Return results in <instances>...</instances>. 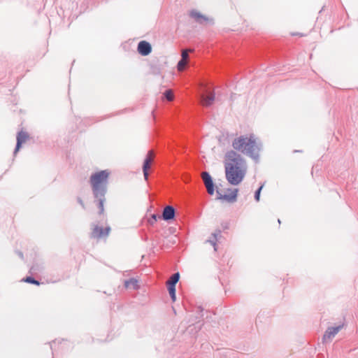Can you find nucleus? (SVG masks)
I'll use <instances>...</instances> for the list:
<instances>
[{"instance_id": "f257e3e1", "label": "nucleus", "mask_w": 358, "mask_h": 358, "mask_svg": "<svg viewBox=\"0 0 358 358\" xmlns=\"http://www.w3.org/2000/svg\"><path fill=\"white\" fill-rule=\"evenodd\" d=\"M225 177L231 185H238L244 179L247 166L245 160L234 150H229L225 155Z\"/></svg>"}, {"instance_id": "f03ea898", "label": "nucleus", "mask_w": 358, "mask_h": 358, "mask_svg": "<svg viewBox=\"0 0 358 358\" xmlns=\"http://www.w3.org/2000/svg\"><path fill=\"white\" fill-rule=\"evenodd\" d=\"M110 173L108 169L101 170L92 173L90 178L93 197L99 208V214L103 213L104 211V203Z\"/></svg>"}, {"instance_id": "7ed1b4c3", "label": "nucleus", "mask_w": 358, "mask_h": 358, "mask_svg": "<svg viewBox=\"0 0 358 358\" xmlns=\"http://www.w3.org/2000/svg\"><path fill=\"white\" fill-rule=\"evenodd\" d=\"M232 146L234 150L251 157L255 163L259 162L262 144L261 142H257L253 136H241L234 140Z\"/></svg>"}, {"instance_id": "20e7f679", "label": "nucleus", "mask_w": 358, "mask_h": 358, "mask_svg": "<svg viewBox=\"0 0 358 358\" xmlns=\"http://www.w3.org/2000/svg\"><path fill=\"white\" fill-rule=\"evenodd\" d=\"M201 90L199 98L201 104L205 107H210L215 99V90L212 84L208 82H203L201 84Z\"/></svg>"}, {"instance_id": "39448f33", "label": "nucleus", "mask_w": 358, "mask_h": 358, "mask_svg": "<svg viewBox=\"0 0 358 358\" xmlns=\"http://www.w3.org/2000/svg\"><path fill=\"white\" fill-rule=\"evenodd\" d=\"M227 192H230V194H221L220 191L217 188L216 189V194H217V197L216 199L217 200H225L229 203H234L235 201H236L237 200V196H238V188H234V189H231V188H228L227 189Z\"/></svg>"}, {"instance_id": "423d86ee", "label": "nucleus", "mask_w": 358, "mask_h": 358, "mask_svg": "<svg viewBox=\"0 0 358 358\" xmlns=\"http://www.w3.org/2000/svg\"><path fill=\"white\" fill-rule=\"evenodd\" d=\"M201 177L205 185V187L207 189V192L210 195H213L215 190V185L213 182L212 176L208 172L204 171L202 173Z\"/></svg>"}, {"instance_id": "0eeeda50", "label": "nucleus", "mask_w": 358, "mask_h": 358, "mask_svg": "<svg viewBox=\"0 0 358 358\" xmlns=\"http://www.w3.org/2000/svg\"><path fill=\"white\" fill-rule=\"evenodd\" d=\"M343 327V324L336 327H328L322 336V341L327 342L331 341L342 329Z\"/></svg>"}, {"instance_id": "6e6552de", "label": "nucleus", "mask_w": 358, "mask_h": 358, "mask_svg": "<svg viewBox=\"0 0 358 358\" xmlns=\"http://www.w3.org/2000/svg\"><path fill=\"white\" fill-rule=\"evenodd\" d=\"M110 231V227H106L103 228L101 227L95 226L90 234L91 238H101L107 236Z\"/></svg>"}, {"instance_id": "1a4fd4ad", "label": "nucleus", "mask_w": 358, "mask_h": 358, "mask_svg": "<svg viewBox=\"0 0 358 358\" xmlns=\"http://www.w3.org/2000/svg\"><path fill=\"white\" fill-rule=\"evenodd\" d=\"M29 138V134L27 132L24 131H20L17 133V137H16V145L15 148L13 150V156H15L17 153L20 151L21 149L22 144L26 142V141Z\"/></svg>"}, {"instance_id": "9d476101", "label": "nucleus", "mask_w": 358, "mask_h": 358, "mask_svg": "<svg viewBox=\"0 0 358 358\" xmlns=\"http://www.w3.org/2000/svg\"><path fill=\"white\" fill-rule=\"evenodd\" d=\"M137 51L142 56H148L152 52V45L146 41H141L138 43Z\"/></svg>"}, {"instance_id": "9b49d317", "label": "nucleus", "mask_w": 358, "mask_h": 358, "mask_svg": "<svg viewBox=\"0 0 358 358\" xmlns=\"http://www.w3.org/2000/svg\"><path fill=\"white\" fill-rule=\"evenodd\" d=\"M29 273H31V275L26 276L23 278L21 281L32 284L35 285H40L41 284H43V282H40L39 280H36L33 275H35L36 273V267L35 265L32 266L29 269Z\"/></svg>"}, {"instance_id": "f8f14e48", "label": "nucleus", "mask_w": 358, "mask_h": 358, "mask_svg": "<svg viewBox=\"0 0 358 358\" xmlns=\"http://www.w3.org/2000/svg\"><path fill=\"white\" fill-rule=\"evenodd\" d=\"M152 155H153V151L150 150L148 152V154L143 161L142 169H143V176H144V178L145 180H148V176H149L148 169L150 168V164L152 162Z\"/></svg>"}, {"instance_id": "ddd939ff", "label": "nucleus", "mask_w": 358, "mask_h": 358, "mask_svg": "<svg viewBox=\"0 0 358 358\" xmlns=\"http://www.w3.org/2000/svg\"><path fill=\"white\" fill-rule=\"evenodd\" d=\"M176 217V210L172 206H166L162 215V218L165 221L173 220Z\"/></svg>"}, {"instance_id": "4468645a", "label": "nucleus", "mask_w": 358, "mask_h": 358, "mask_svg": "<svg viewBox=\"0 0 358 358\" xmlns=\"http://www.w3.org/2000/svg\"><path fill=\"white\" fill-rule=\"evenodd\" d=\"M189 17L194 19L197 23L201 24L208 20V18L206 16L195 10H192L190 11Z\"/></svg>"}, {"instance_id": "2eb2a0df", "label": "nucleus", "mask_w": 358, "mask_h": 358, "mask_svg": "<svg viewBox=\"0 0 358 358\" xmlns=\"http://www.w3.org/2000/svg\"><path fill=\"white\" fill-rule=\"evenodd\" d=\"M180 280V273L179 272H176L173 273L170 279L167 281L166 286L167 287H176L177 282Z\"/></svg>"}, {"instance_id": "dca6fc26", "label": "nucleus", "mask_w": 358, "mask_h": 358, "mask_svg": "<svg viewBox=\"0 0 358 358\" xmlns=\"http://www.w3.org/2000/svg\"><path fill=\"white\" fill-rule=\"evenodd\" d=\"M124 287L126 288H133L134 289H136L138 288V280L134 278H131L124 281Z\"/></svg>"}, {"instance_id": "f3484780", "label": "nucleus", "mask_w": 358, "mask_h": 358, "mask_svg": "<svg viewBox=\"0 0 358 358\" xmlns=\"http://www.w3.org/2000/svg\"><path fill=\"white\" fill-rule=\"evenodd\" d=\"M167 289L169 291L172 301H175L176 300V287H167Z\"/></svg>"}, {"instance_id": "a211bd4d", "label": "nucleus", "mask_w": 358, "mask_h": 358, "mask_svg": "<svg viewBox=\"0 0 358 358\" xmlns=\"http://www.w3.org/2000/svg\"><path fill=\"white\" fill-rule=\"evenodd\" d=\"M263 187H264V185H260L257 188V189H256V191L255 192L254 197H255V199L256 201H259L260 194H261V192H262Z\"/></svg>"}, {"instance_id": "6ab92c4d", "label": "nucleus", "mask_w": 358, "mask_h": 358, "mask_svg": "<svg viewBox=\"0 0 358 358\" xmlns=\"http://www.w3.org/2000/svg\"><path fill=\"white\" fill-rule=\"evenodd\" d=\"M164 97L168 101H171L173 98V94L172 91L171 90H166L164 92Z\"/></svg>"}, {"instance_id": "aec40b11", "label": "nucleus", "mask_w": 358, "mask_h": 358, "mask_svg": "<svg viewBox=\"0 0 358 358\" xmlns=\"http://www.w3.org/2000/svg\"><path fill=\"white\" fill-rule=\"evenodd\" d=\"M158 218H162V216L157 214H152L148 220L150 224L153 225L157 221Z\"/></svg>"}, {"instance_id": "412c9836", "label": "nucleus", "mask_w": 358, "mask_h": 358, "mask_svg": "<svg viewBox=\"0 0 358 358\" xmlns=\"http://www.w3.org/2000/svg\"><path fill=\"white\" fill-rule=\"evenodd\" d=\"M194 311L196 313V318H201L203 317V308L201 306H197Z\"/></svg>"}, {"instance_id": "4be33fe9", "label": "nucleus", "mask_w": 358, "mask_h": 358, "mask_svg": "<svg viewBox=\"0 0 358 358\" xmlns=\"http://www.w3.org/2000/svg\"><path fill=\"white\" fill-rule=\"evenodd\" d=\"M222 231L220 229H217L215 230V231L214 233H213L211 234V237L214 239H215L216 241L218 240L219 238H221L222 237Z\"/></svg>"}, {"instance_id": "5701e85b", "label": "nucleus", "mask_w": 358, "mask_h": 358, "mask_svg": "<svg viewBox=\"0 0 358 358\" xmlns=\"http://www.w3.org/2000/svg\"><path fill=\"white\" fill-rule=\"evenodd\" d=\"M188 58V52L186 50H182L181 52V59L187 62Z\"/></svg>"}, {"instance_id": "b1692460", "label": "nucleus", "mask_w": 358, "mask_h": 358, "mask_svg": "<svg viewBox=\"0 0 358 358\" xmlns=\"http://www.w3.org/2000/svg\"><path fill=\"white\" fill-rule=\"evenodd\" d=\"M186 65V62L180 59L177 64L178 69L179 71L182 70L184 66Z\"/></svg>"}, {"instance_id": "393cba45", "label": "nucleus", "mask_w": 358, "mask_h": 358, "mask_svg": "<svg viewBox=\"0 0 358 358\" xmlns=\"http://www.w3.org/2000/svg\"><path fill=\"white\" fill-rule=\"evenodd\" d=\"M217 241H216L215 239L213 238L212 237L207 241V242L210 243L214 248V250L216 251L217 250V245H216V242Z\"/></svg>"}, {"instance_id": "a878e982", "label": "nucleus", "mask_w": 358, "mask_h": 358, "mask_svg": "<svg viewBox=\"0 0 358 358\" xmlns=\"http://www.w3.org/2000/svg\"><path fill=\"white\" fill-rule=\"evenodd\" d=\"M78 203L82 206L83 209H85V205L83 201V199L80 197L77 198Z\"/></svg>"}, {"instance_id": "bb28decb", "label": "nucleus", "mask_w": 358, "mask_h": 358, "mask_svg": "<svg viewBox=\"0 0 358 358\" xmlns=\"http://www.w3.org/2000/svg\"><path fill=\"white\" fill-rule=\"evenodd\" d=\"M16 254L18 255V257H19L20 259H24V255H23V252H21V251H20V250H17V251H16Z\"/></svg>"}, {"instance_id": "cd10ccee", "label": "nucleus", "mask_w": 358, "mask_h": 358, "mask_svg": "<svg viewBox=\"0 0 358 358\" xmlns=\"http://www.w3.org/2000/svg\"><path fill=\"white\" fill-rule=\"evenodd\" d=\"M57 280H49L46 279V283H49V282H57Z\"/></svg>"}, {"instance_id": "c85d7f7f", "label": "nucleus", "mask_w": 358, "mask_h": 358, "mask_svg": "<svg viewBox=\"0 0 358 358\" xmlns=\"http://www.w3.org/2000/svg\"><path fill=\"white\" fill-rule=\"evenodd\" d=\"M50 348L52 349V343H50Z\"/></svg>"}, {"instance_id": "c756f323", "label": "nucleus", "mask_w": 358, "mask_h": 358, "mask_svg": "<svg viewBox=\"0 0 358 358\" xmlns=\"http://www.w3.org/2000/svg\"><path fill=\"white\" fill-rule=\"evenodd\" d=\"M278 223H279V224H280V219H278Z\"/></svg>"}]
</instances>
